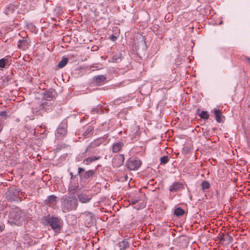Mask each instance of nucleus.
<instances>
[{
    "label": "nucleus",
    "instance_id": "obj_16",
    "mask_svg": "<svg viewBox=\"0 0 250 250\" xmlns=\"http://www.w3.org/2000/svg\"><path fill=\"white\" fill-rule=\"evenodd\" d=\"M94 80L97 84L101 85L104 84L106 78L104 75H101L94 77Z\"/></svg>",
    "mask_w": 250,
    "mask_h": 250
},
{
    "label": "nucleus",
    "instance_id": "obj_13",
    "mask_svg": "<svg viewBox=\"0 0 250 250\" xmlns=\"http://www.w3.org/2000/svg\"><path fill=\"white\" fill-rule=\"evenodd\" d=\"M56 198L57 197L54 195H50L45 200V204L48 206H53L56 204Z\"/></svg>",
    "mask_w": 250,
    "mask_h": 250
},
{
    "label": "nucleus",
    "instance_id": "obj_32",
    "mask_svg": "<svg viewBox=\"0 0 250 250\" xmlns=\"http://www.w3.org/2000/svg\"><path fill=\"white\" fill-rule=\"evenodd\" d=\"M91 68L92 69V70H99V69H102V65L101 64L94 65H92L91 67Z\"/></svg>",
    "mask_w": 250,
    "mask_h": 250
},
{
    "label": "nucleus",
    "instance_id": "obj_25",
    "mask_svg": "<svg viewBox=\"0 0 250 250\" xmlns=\"http://www.w3.org/2000/svg\"><path fill=\"white\" fill-rule=\"evenodd\" d=\"M94 129V127L92 126H88L83 133L84 137L87 136Z\"/></svg>",
    "mask_w": 250,
    "mask_h": 250
},
{
    "label": "nucleus",
    "instance_id": "obj_18",
    "mask_svg": "<svg viewBox=\"0 0 250 250\" xmlns=\"http://www.w3.org/2000/svg\"><path fill=\"white\" fill-rule=\"evenodd\" d=\"M213 111L215 116V120L218 123H221L222 113L220 110L219 109H214Z\"/></svg>",
    "mask_w": 250,
    "mask_h": 250
},
{
    "label": "nucleus",
    "instance_id": "obj_35",
    "mask_svg": "<svg viewBox=\"0 0 250 250\" xmlns=\"http://www.w3.org/2000/svg\"><path fill=\"white\" fill-rule=\"evenodd\" d=\"M84 171V169L83 168L79 167L78 173L79 174H80L81 173H82V172H83Z\"/></svg>",
    "mask_w": 250,
    "mask_h": 250
},
{
    "label": "nucleus",
    "instance_id": "obj_24",
    "mask_svg": "<svg viewBox=\"0 0 250 250\" xmlns=\"http://www.w3.org/2000/svg\"><path fill=\"white\" fill-rule=\"evenodd\" d=\"M185 213L184 210L180 208H177L174 211V214L177 216H180L184 214Z\"/></svg>",
    "mask_w": 250,
    "mask_h": 250
},
{
    "label": "nucleus",
    "instance_id": "obj_7",
    "mask_svg": "<svg viewBox=\"0 0 250 250\" xmlns=\"http://www.w3.org/2000/svg\"><path fill=\"white\" fill-rule=\"evenodd\" d=\"M107 142L105 140V139L103 137L97 138L92 142L89 146L86 147L85 152L89 150L90 149L94 148L96 147L99 146L100 145L103 144L105 145Z\"/></svg>",
    "mask_w": 250,
    "mask_h": 250
},
{
    "label": "nucleus",
    "instance_id": "obj_6",
    "mask_svg": "<svg viewBox=\"0 0 250 250\" xmlns=\"http://www.w3.org/2000/svg\"><path fill=\"white\" fill-rule=\"evenodd\" d=\"M67 125L65 123H62L57 128L55 135L58 139H61L64 137L67 133Z\"/></svg>",
    "mask_w": 250,
    "mask_h": 250
},
{
    "label": "nucleus",
    "instance_id": "obj_11",
    "mask_svg": "<svg viewBox=\"0 0 250 250\" xmlns=\"http://www.w3.org/2000/svg\"><path fill=\"white\" fill-rule=\"evenodd\" d=\"M18 7H17V5L14 4H9L6 7L5 10V13L7 15H10L11 14L15 13Z\"/></svg>",
    "mask_w": 250,
    "mask_h": 250
},
{
    "label": "nucleus",
    "instance_id": "obj_41",
    "mask_svg": "<svg viewBox=\"0 0 250 250\" xmlns=\"http://www.w3.org/2000/svg\"><path fill=\"white\" fill-rule=\"evenodd\" d=\"M143 43L145 44V42L144 41Z\"/></svg>",
    "mask_w": 250,
    "mask_h": 250
},
{
    "label": "nucleus",
    "instance_id": "obj_12",
    "mask_svg": "<svg viewBox=\"0 0 250 250\" xmlns=\"http://www.w3.org/2000/svg\"><path fill=\"white\" fill-rule=\"evenodd\" d=\"M124 144L120 141L117 142L113 145L112 151L114 153H117L121 151L124 146Z\"/></svg>",
    "mask_w": 250,
    "mask_h": 250
},
{
    "label": "nucleus",
    "instance_id": "obj_29",
    "mask_svg": "<svg viewBox=\"0 0 250 250\" xmlns=\"http://www.w3.org/2000/svg\"><path fill=\"white\" fill-rule=\"evenodd\" d=\"M222 239L224 241H227L228 243H230L232 240V238L230 235L227 234L224 236Z\"/></svg>",
    "mask_w": 250,
    "mask_h": 250
},
{
    "label": "nucleus",
    "instance_id": "obj_31",
    "mask_svg": "<svg viewBox=\"0 0 250 250\" xmlns=\"http://www.w3.org/2000/svg\"><path fill=\"white\" fill-rule=\"evenodd\" d=\"M26 43L25 40H19L18 42V46L19 48H21L23 47V45Z\"/></svg>",
    "mask_w": 250,
    "mask_h": 250
},
{
    "label": "nucleus",
    "instance_id": "obj_21",
    "mask_svg": "<svg viewBox=\"0 0 250 250\" xmlns=\"http://www.w3.org/2000/svg\"><path fill=\"white\" fill-rule=\"evenodd\" d=\"M122 60V55L118 53L114 55L112 57V62H118Z\"/></svg>",
    "mask_w": 250,
    "mask_h": 250
},
{
    "label": "nucleus",
    "instance_id": "obj_26",
    "mask_svg": "<svg viewBox=\"0 0 250 250\" xmlns=\"http://www.w3.org/2000/svg\"><path fill=\"white\" fill-rule=\"evenodd\" d=\"M201 187L203 190L208 189L210 187V184L208 181H204L202 182Z\"/></svg>",
    "mask_w": 250,
    "mask_h": 250
},
{
    "label": "nucleus",
    "instance_id": "obj_20",
    "mask_svg": "<svg viewBox=\"0 0 250 250\" xmlns=\"http://www.w3.org/2000/svg\"><path fill=\"white\" fill-rule=\"evenodd\" d=\"M118 246L120 250H124L128 247L129 244L126 240H124L119 243Z\"/></svg>",
    "mask_w": 250,
    "mask_h": 250
},
{
    "label": "nucleus",
    "instance_id": "obj_27",
    "mask_svg": "<svg viewBox=\"0 0 250 250\" xmlns=\"http://www.w3.org/2000/svg\"><path fill=\"white\" fill-rule=\"evenodd\" d=\"M138 203V200L136 199H133L132 201V204L134 205L135 206L134 208L136 209H140L141 208H143L142 206H139V205H137V203Z\"/></svg>",
    "mask_w": 250,
    "mask_h": 250
},
{
    "label": "nucleus",
    "instance_id": "obj_4",
    "mask_svg": "<svg viewBox=\"0 0 250 250\" xmlns=\"http://www.w3.org/2000/svg\"><path fill=\"white\" fill-rule=\"evenodd\" d=\"M48 223L56 232L60 231L62 226L60 219L56 217H52L48 220Z\"/></svg>",
    "mask_w": 250,
    "mask_h": 250
},
{
    "label": "nucleus",
    "instance_id": "obj_22",
    "mask_svg": "<svg viewBox=\"0 0 250 250\" xmlns=\"http://www.w3.org/2000/svg\"><path fill=\"white\" fill-rule=\"evenodd\" d=\"M68 62V59L67 58H63L61 61L59 62L58 64V67L60 68L63 67Z\"/></svg>",
    "mask_w": 250,
    "mask_h": 250
},
{
    "label": "nucleus",
    "instance_id": "obj_19",
    "mask_svg": "<svg viewBox=\"0 0 250 250\" xmlns=\"http://www.w3.org/2000/svg\"><path fill=\"white\" fill-rule=\"evenodd\" d=\"M95 171L94 170H89L85 171L83 174V178L88 179L92 177L95 174Z\"/></svg>",
    "mask_w": 250,
    "mask_h": 250
},
{
    "label": "nucleus",
    "instance_id": "obj_8",
    "mask_svg": "<svg viewBox=\"0 0 250 250\" xmlns=\"http://www.w3.org/2000/svg\"><path fill=\"white\" fill-rule=\"evenodd\" d=\"M56 92L54 90L45 91L43 94V99L44 101L51 102L55 98Z\"/></svg>",
    "mask_w": 250,
    "mask_h": 250
},
{
    "label": "nucleus",
    "instance_id": "obj_36",
    "mask_svg": "<svg viewBox=\"0 0 250 250\" xmlns=\"http://www.w3.org/2000/svg\"><path fill=\"white\" fill-rule=\"evenodd\" d=\"M4 229V226L3 225H0V232L2 231V230Z\"/></svg>",
    "mask_w": 250,
    "mask_h": 250
},
{
    "label": "nucleus",
    "instance_id": "obj_28",
    "mask_svg": "<svg viewBox=\"0 0 250 250\" xmlns=\"http://www.w3.org/2000/svg\"><path fill=\"white\" fill-rule=\"evenodd\" d=\"M169 157L167 156H164L161 158V164H166L168 162Z\"/></svg>",
    "mask_w": 250,
    "mask_h": 250
},
{
    "label": "nucleus",
    "instance_id": "obj_37",
    "mask_svg": "<svg viewBox=\"0 0 250 250\" xmlns=\"http://www.w3.org/2000/svg\"><path fill=\"white\" fill-rule=\"evenodd\" d=\"M115 39H116V37L113 35L111 37V40H113V41H115Z\"/></svg>",
    "mask_w": 250,
    "mask_h": 250
},
{
    "label": "nucleus",
    "instance_id": "obj_1",
    "mask_svg": "<svg viewBox=\"0 0 250 250\" xmlns=\"http://www.w3.org/2000/svg\"><path fill=\"white\" fill-rule=\"evenodd\" d=\"M52 104L50 101H43L34 105L32 108L33 114L39 115L41 113L52 110Z\"/></svg>",
    "mask_w": 250,
    "mask_h": 250
},
{
    "label": "nucleus",
    "instance_id": "obj_14",
    "mask_svg": "<svg viewBox=\"0 0 250 250\" xmlns=\"http://www.w3.org/2000/svg\"><path fill=\"white\" fill-rule=\"evenodd\" d=\"M79 189V184L78 183H73L71 182L69 187L68 191L71 194H75L77 192Z\"/></svg>",
    "mask_w": 250,
    "mask_h": 250
},
{
    "label": "nucleus",
    "instance_id": "obj_17",
    "mask_svg": "<svg viewBox=\"0 0 250 250\" xmlns=\"http://www.w3.org/2000/svg\"><path fill=\"white\" fill-rule=\"evenodd\" d=\"M101 158V156H100L89 157L83 160V163L86 165H88L93 162L100 159Z\"/></svg>",
    "mask_w": 250,
    "mask_h": 250
},
{
    "label": "nucleus",
    "instance_id": "obj_34",
    "mask_svg": "<svg viewBox=\"0 0 250 250\" xmlns=\"http://www.w3.org/2000/svg\"><path fill=\"white\" fill-rule=\"evenodd\" d=\"M0 116L2 117H6L7 116V113L6 111H2L0 112Z\"/></svg>",
    "mask_w": 250,
    "mask_h": 250
},
{
    "label": "nucleus",
    "instance_id": "obj_39",
    "mask_svg": "<svg viewBox=\"0 0 250 250\" xmlns=\"http://www.w3.org/2000/svg\"><path fill=\"white\" fill-rule=\"evenodd\" d=\"M2 125H1V124L0 123V132L2 130Z\"/></svg>",
    "mask_w": 250,
    "mask_h": 250
},
{
    "label": "nucleus",
    "instance_id": "obj_2",
    "mask_svg": "<svg viewBox=\"0 0 250 250\" xmlns=\"http://www.w3.org/2000/svg\"><path fill=\"white\" fill-rule=\"evenodd\" d=\"M78 207V201L74 197H66L62 201V208L63 212H65L76 209Z\"/></svg>",
    "mask_w": 250,
    "mask_h": 250
},
{
    "label": "nucleus",
    "instance_id": "obj_10",
    "mask_svg": "<svg viewBox=\"0 0 250 250\" xmlns=\"http://www.w3.org/2000/svg\"><path fill=\"white\" fill-rule=\"evenodd\" d=\"M79 201L82 203H87L91 199V196H90L86 193H82L78 195Z\"/></svg>",
    "mask_w": 250,
    "mask_h": 250
},
{
    "label": "nucleus",
    "instance_id": "obj_23",
    "mask_svg": "<svg viewBox=\"0 0 250 250\" xmlns=\"http://www.w3.org/2000/svg\"><path fill=\"white\" fill-rule=\"evenodd\" d=\"M201 119L207 120L209 118V115L207 111H202L199 115Z\"/></svg>",
    "mask_w": 250,
    "mask_h": 250
},
{
    "label": "nucleus",
    "instance_id": "obj_30",
    "mask_svg": "<svg viewBox=\"0 0 250 250\" xmlns=\"http://www.w3.org/2000/svg\"><path fill=\"white\" fill-rule=\"evenodd\" d=\"M6 60L4 58L0 59V68H3L5 66V62Z\"/></svg>",
    "mask_w": 250,
    "mask_h": 250
},
{
    "label": "nucleus",
    "instance_id": "obj_5",
    "mask_svg": "<svg viewBox=\"0 0 250 250\" xmlns=\"http://www.w3.org/2000/svg\"><path fill=\"white\" fill-rule=\"evenodd\" d=\"M142 165V162L138 159L130 158L126 164L127 168L130 170H137Z\"/></svg>",
    "mask_w": 250,
    "mask_h": 250
},
{
    "label": "nucleus",
    "instance_id": "obj_9",
    "mask_svg": "<svg viewBox=\"0 0 250 250\" xmlns=\"http://www.w3.org/2000/svg\"><path fill=\"white\" fill-rule=\"evenodd\" d=\"M125 157L123 154L119 155L113 158L112 162L116 167L120 166L124 163Z\"/></svg>",
    "mask_w": 250,
    "mask_h": 250
},
{
    "label": "nucleus",
    "instance_id": "obj_38",
    "mask_svg": "<svg viewBox=\"0 0 250 250\" xmlns=\"http://www.w3.org/2000/svg\"><path fill=\"white\" fill-rule=\"evenodd\" d=\"M246 60L249 62V63L250 64V58H249V57H247L246 58Z\"/></svg>",
    "mask_w": 250,
    "mask_h": 250
},
{
    "label": "nucleus",
    "instance_id": "obj_3",
    "mask_svg": "<svg viewBox=\"0 0 250 250\" xmlns=\"http://www.w3.org/2000/svg\"><path fill=\"white\" fill-rule=\"evenodd\" d=\"M21 214L22 212L19 208L13 209L10 212L9 222L11 224L20 225L22 220Z\"/></svg>",
    "mask_w": 250,
    "mask_h": 250
},
{
    "label": "nucleus",
    "instance_id": "obj_40",
    "mask_svg": "<svg viewBox=\"0 0 250 250\" xmlns=\"http://www.w3.org/2000/svg\"><path fill=\"white\" fill-rule=\"evenodd\" d=\"M70 175H71V179H72L73 175V174H72V172H71V173H70Z\"/></svg>",
    "mask_w": 250,
    "mask_h": 250
},
{
    "label": "nucleus",
    "instance_id": "obj_15",
    "mask_svg": "<svg viewBox=\"0 0 250 250\" xmlns=\"http://www.w3.org/2000/svg\"><path fill=\"white\" fill-rule=\"evenodd\" d=\"M183 187L182 184L179 182H174L169 187V190L170 192H175L182 188Z\"/></svg>",
    "mask_w": 250,
    "mask_h": 250
},
{
    "label": "nucleus",
    "instance_id": "obj_33",
    "mask_svg": "<svg viewBox=\"0 0 250 250\" xmlns=\"http://www.w3.org/2000/svg\"><path fill=\"white\" fill-rule=\"evenodd\" d=\"M101 110L100 107H99L98 106H97L96 107L92 109V110H91V112L92 113H98L101 111Z\"/></svg>",
    "mask_w": 250,
    "mask_h": 250
}]
</instances>
